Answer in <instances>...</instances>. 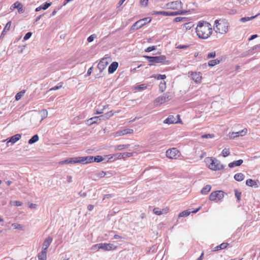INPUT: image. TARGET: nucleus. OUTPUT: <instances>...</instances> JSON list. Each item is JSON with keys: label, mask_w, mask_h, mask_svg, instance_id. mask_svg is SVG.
I'll list each match as a JSON object with an SVG mask.
<instances>
[{"label": "nucleus", "mask_w": 260, "mask_h": 260, "mask_svg": "<svg viewBox=\"0 0 260 260\" xmlns=\"http://www.w3.org/2000/svg\"><path fill=\"white\" fill-rule=\"evenodd\" d=\"M196 32L199 38L207 39L212 33V26L206 21H199L196 27Z\"/></svg>", "instance_id": "obj_1"}, {"label": "nucleus", "mask_w": 260, "mask_h": 260, "mask_svg": "<svg viewBox=\"0 0 260 260\" xmlns=\"http://www.w3.org/2000/svg\"><path fill=\"white\" fill-rule=\"evenodd\" d=\"M229 26L228 22L225 19L216 20L214 22V29L217 33L225 34Z\"/></svg>", "instance_id": "obj_2"}, {"label": "nucleus", "mask_w": 260, "mask_h": 260, "mask_svg": "<svg viewBox=\"0 0 260 260\" xmlns=\"http://www.w3.org/2000/svg\"><path fill=\"white\" fill-rule=\"evenodd\" d=\"M208 168L213 171H219L224 168L220 161L214 157H207L205 160Z\"/></svg>", "instance_id": "obj_3"}, {"label": "nucleus", "mask_w": 260, "mask_h": 260, "mask_svg": "<svg viewBox=\"0 0 260 260\" xmlns=\"http://www.w3.org/2000/svg\"><path fill=\"white\" fill-rule=\"evenodd\" d=\"M144 57L150 62L160 63L165 64H168L169 63V61L168 60H166V57L165 55L155 56H149L146 55Z\"/></svg>", "instance_id": "obj_4"}, {"label": "nucleus", "mask_w": 260, "mask_h": 260, "mask_svg": "<svg viewBox=\"0 0 260 260\" xmlns=\"http://www.w3.org/2000/svg\"><path fill=\"white\" fill-rule=\"evenodd\" d=\"M224 197V192L222 190H216L212 192L209 196V200L211 201H221Z\"/></svg>", "instance_id": "obj_5"}, {"label": "nucleus", "mask_w": 260, "mask_h": 260, "mask_svg": "<svg viewBox=\"0 0 260 260\" xmlns=\"http://www.w3.org/2000/svg\"><path fill=\"white\" fill-rule=\"evenodd\" d=\"M173 94L172 92H167L163 96H158L155 99L154 103L156 105L162 104L167 101H169L173 98Z\"/></svg>", "instance_id": "obj_6"}, {"label": "nucleus", "mask_w": 260, "mask_h": 260, "mask_svg": "<svg viewBox=\"0 0 260 260\" xmlns=\"http://www.w3.org/2000/svg\"><path fill=\"white\" fill-rule=\"evenodd\" d=\"M151 21V19L150 17H146L141 19L137 22H136L132 26V29H138L143 26L147 23H149Z\"/></svg>", "instance_id": "obj_7"}, {"label": "nucleus", "mask_w": 260, "mask_h": 260, "mask_svg": "<svg viewBox=\"0 0 260 260\" xmlns=\"http://www.w3.org/2000/svg\"><path fill=\"white\" fill-rule=\"evenodd\" d=\"M111 61V58L108 55H106L105 57L101 59L98 65V68L100 72H103Z\"/></svg>", "instance_id": "obj_8"}, {"label": "nucleus", "mask_w": 260, "mask_h": 260, "mask_svg": "<svg viewBox=\"0 0 260 260\" xmlns=\"http://www.w3.org/2000/svg\"><path fill=\"white\" fill-rule=\"evenodd\" d=\"M166 154L169 158L175 159L180 156V153L176 148H172L167 150Z\"/></svg>", "instance_id": "obj_9"}, {"label": "nucleus", "mask_w": 260, "mask_h": 260, "mask_svg": "<svg viewBox=\"0 0 260 260\" xmlns=\"http://www.w3.org/2000/svg\"><path fill=\"white\" fill-rule=\"evenodd\" d=\"M77 163H81L83 164L90 163L93 162V156H88L85 157H77Z\"/></svg>", "instance_id": "obj_10"}, {"label": "nucleus", "mask_w": 260, "mask_h": 260, "mask_svg": "<svg viewBox=\"0 0 260 260\" xmlns=\"http://www.w3.org/2000/svg\"><path fill=\"white\" fill-rule=\"evenodd\" d=\"M192 79L196 83H201L202 81V74L200 72H189Z\"/></svg>", "instance_id": "obj_11"}, {"label": "nucleus", "mask_w": 260, "mask_h": 260, "mask_svg": "<svg viewBox=\"0 0 260 260\" xmlns=\"http://www.w3.org/2000/svg\"><path fill=\"white\" fill-rule=\"evenodd\" d=\"M247 129L246 128H244L243 129L238 132H233L230 134L229 137L231 139H234L239 136H244L247 134Z\"/></svg>", "instance_id": "obj_12"}, {"label": "nucleus", "mask_w": 260, "mask_h": 260, "mask_svg": "<svg viewBox=\"0 0 260 260\" xmlns=\"http://www.w3.org/2000/svg\"><path fill=\"white\" fill-rule=\"evenodd\" d=\"M186 12V11H178L175 12L161 11L159 13L165 16H176L177 15H183Z\"/></svg>", "instance_id": "obj_13"}, {"label": "nucleus", "mask_w": 260, "mask_h": 260, "mask_svg": "<svg viewBox=\"0 0 260 260\" xmlns=\"http://www.w3.org/2000/svg\"><path fill=\"white\" fill-rule=\"evenodd\" d=\"M133 133H134L133 129L125 128V129L116 132L114 134V137H119V136H123V135H124L126 134H133Z\"/></svg>", "instance_id": "obj_14"}, {"label": "nucleus", "mask_w": 260, "mask_h": 260, "mask_svg": "<svg viewBox=\"0 0 260 260\" xmlns=\"http://www.w3.org/2000/svg\"><path fill=\"white\" fill-rule=\"evenodd\" d=\"M100 247L105 251H109L115 250L117 246L111 243H101Z\"/></svg>", "instance_id": "obj_15"}, {"label": "nucleus", "mask_w": 260, "mask_h": 260, "mask_svg": "<svg viewBox=\"0 0 260 260\" xmlns=\"http://www.w3.org/2000/svg\"><path fill=\"white\" fill-rule=\"evenodd\" d=\"M113 156H116L117 159L124 158L126 157H129L133 156V153L131 152H124L122 153H117L115 155H110L109 159H111L113 157Z\"/></svg>", "instance_id": "obj_16"}, {"label": "nucleus", "mask_w": 260, "mask_h": 260, "mask_svg": "<svg viewBox=\"0 0 260 260\" xmlns=\"http://www.w3.org/2000/svg\"><path fill=\"white\" fill-rule=\"evenodd\" d=\"M53 239L51 237H48L42 244V250L47 251V249L52 242Z\"/></svg>", "instance_id": "obj_17"}, {"label": "nucleus", "mask_w": 260, "mask_h": 260, "mask_svg": "<svg viewBox=\"0 0 260 260\" xmlns=\"http://www.w3.org/2000/svg\"><path fill=\"white\" fill-rule=\"evenodd\" d=\"M153 211L155 214L157 215H161L162 214L167 213L169 211V208L168 207H166L160 209L158 208H154Z\"/></svg>", "instance_id": "obj_18"}, {"label": "nucleus", "mask_w": 260, "mask_h": 260, "mask_svg": "<svg viewBox=\"0 0 260 260\" xmlns=\"http://www.w3.org/2000/svg\"><path fill=\"white\" fill-rule=\"evenodd\" d=\"M21 138V135L20 134H17L12 137H11L9 140L7 142V146H8V144L9 143H11L12 144H14L18 140H19Z\"/></svg>", "instance_id": "obj_19"}, {"label": "nucleus", "mask_w": 260, "mask_h": 260, "mask_svg": "<svg viewBox=\"0 0 260 260\" xmlns=\"http://www.w3.org/2000/svg\"><path fill=\"white\" fill-rule=\"evenodd\" d=\"M14 8L17 9L19 13H22L24 11L22 5L18 2H15L12 6H11V9L12 10Z\"/></svg>", "instance_id": "obj_20"}, {"label": "nucleus", "mask_w": 260, "mask_h": 260, "mask_svg": "<svg viewBox=\"0 0 260 260\" xmlns=\"http://www.w3.org/2000/svg\"><path fill=\"white\" fill-rule=\"evenodd\" d=\"M182 5L181 1H175L169 3L167 6L169 8L172 9H177L180 7Z\"/></svg>", "instance_id": "obj_21"}, {"label": "nucleus", "mask_w": 260, "mask_h": 260, "mask_svg": "<svg viewBox=\"0 0 260 260\" xmlns=\"http://www.w3.org/2000/svg\"><path fill=\"white\" fill-rule=\"evenodd\" d=\"M118 67V63L117 62H113L109 67L108 73L109 74L113 73L117 69Z\"/></svg>", "instance_id": "obj_22"}, {"label": "nucleus", "mask_w": 260, "mask_h": 260, "mask_svg": "<svg viewBox=\"0 0 260 260\" xmlns=\"http://www.w3.org/2000/svg\"><path fill=\"white\" fill-rule=\"evenodd\" d=\"M51 4H52V3L51 2L50 3L46 2L44 4H43V5H41L40 6L36 8L35 11L39 12L41 10H46L51 5Z\"/></svg>", "instance_id": "obj_23"}, {"label": "nucleus", "mask_w": 260, "mask_h": 260, "mask_svg": "<svg viewBox=\"0 0 260 260\" xmlns=\"http://www.w3.org/2000/svg\"><path fill=\"white\" fill-rule=\"evenodd\" d=\"M176 119L173 115H170L167 118H166L164 121V123L166 124H172L176 123Z\"/></svg>", "instance_id": "obj_24"}, {"label": "nucleus", "mask_w": 260, "mask_h": 260, "mask_svg": "<svg viewBox=\"0 0 260 260\" xmlns=\"http://www.w3.org/2000/svg\"><path fill=\"white\" fill-rule=\"evenodd\" d=\"M246 184L247 186H250V187H257L258 185L256 183V182L255 180H253L251 179H247L246 182Z\"/></svg>", "instance_id": "obj_25"}, {"label": "nucleus", "mask_w": 260, "mask_h": 260, "mask_svg": "<svg viewBox=\"0 0 260 260\" xmlns=\"http://www.w3.org/2000/svg\"><path fill=\"white\" fill-rule=\"evenodd\" d=\"M76 161H77V157H74V158H71L67 159L64 160L63 161H60L59 164H69V163L76 164V163H77V162H76Z\"/></svg>", "instance_id": "obj_26"}, {"label": "nucleus", "mask_w": 260, "mask_h": 260, "mask_svg": "<svg viewBox=\"0 0 260 260\" xmlns=\"http://www.w3.org/2000/svg\"><path fill=\"white\" fill-rule=\"evenodd\" d=\"M47 251L42 250L41 252L38 253V257L39 260H47Z\"/></svg>", "instance_id": "obj_27"}, {"label": "nucleus", "mask_w": 260, "mask_h": 260, "mask_svg": "<svg viewBox=\"0 0 260 260\" xmlns=\"http://www.w3.org/2000/svg\"><path fill=\"white\" fill-rule=\"evenodd\" d=\"M100 116H96L90 118L87 120V124L90 125L93 123H97L98 121L100 119Z\"/></svg>", "instance_id": "obj_28"}, {"label": "nucleus", "mask_w": 260, "mask_h": 260, "mask_svg": "<svg viewBox=\"0 0 260 260\" xmlns=\"http://www.w3.org/2000/svg\"><path fill=\"white\" fill-rule=\"evenodd\" d=\"M229 244L228 243H222L221 244L215 247L213 249V251H218L221 249H224L227 247Z\"/></svg>", "instance_id": "obj_29"}, {"label": "nucleus", "mask_w": 260, "mask_h": 260, "mask_svg": "<svg viewBox=\"0 0 260 260\" xmlns=\"http://www.w3.org/2000/svg\"><path fill=\"white\" fill-rule=\"evenodd\" d=\"M243 161L242 159H239L238 160L230 163L229 164V167L230 168H233L235 166H239L243 163Z\"/></svg>", "instance_id": "obj_30"}, {"label": "nucleus", "mask_w": 260, "mask_h": 260, "mask_svg": "<svg viewBox=\"0 0 260 260\" xmlns=\"http://www.w3.org/2000/svg\"><path fill=\"white\" fill-rule=\"evenodd\" d=\"M211 186L210 185H206L201 190V193L202 194H207L211 190Z\"/></svg>", "instance_id": "obj_31"}, {"label": "nucleus", "mask_w": 260, "mask_h": 260, "mask_svg": "<svg viewBox=\"0 0 260 260\" xmlns=\"http://www.w3.org/2000/svg\"><path fill=\"white\" fill-rule=\"evenodd\" d=\"M129 146V144H122L114 146L115 150H122L124 149H126L128 148Z\"/></svg>", "instance_id": "obj_32"}, {"label": "nucleus", "mask_w": 260, "mask_h": 260, "mask_svg": "<svg viewBox=\"0 0 260 260\" xmlns=\"http://www.w3.org/2000/svg\"><path fill=\"white\" fill-rule=\"evenodd\" d=\"M234 179L237 181H241L244 179V175L242 173H237L234 175Z\"/></svg>", "instance_id": "obj_33"}, {"label": "nucleus", "mask_w": 260, "mask_h": 260, "mask_svg": "<svg viewBox=\"0 0 260 260\" xmlns=\"http://www.w3.org/2000/svg\"><path fill=\"white\" fill-rule=\"evenodd\" d=\"M39 115H40V117H41V121H42L44 119H45V118H46L47 117L48 112H47V110L43 109L40 112Z\"/></svg>", "instance_id": "obj_34"}, {"label": "nucleus", "mask_w": 260, "mask_h": 260, "mask_svg": "<svg viewBox=\"0 0 260 260\" xmlns=\"http://www.w3.org/2000/svg\"><path fill=\"white\" fill-rule=\"evenodd\" d=\"M11 25V21H9L7 23V24H6V25L4 28V30L2 32V33L1 36L4 35L6 32H7L8 31H9L10 30Z\"/></svg>", "instance_id": "obj_35"}, {"label": "nucleus", "mask_w": 260, "mask_h": 260, "mask_svg": "<svg viewBox=\"0 0 260 260\" xmlns=\"http://www.w3.org/2000/svg\"><path fill=\"white\" fill-rule=\"evenodd\" d=\"M38 140H39L38 135H35L28 140V143L29 144H32L35 142H37Z\"/></svg>", "instance_id": "obj_36"}, {"label": "nucleus", "mask_w": 260, "mask_h": 260, "mask_svg": "<svg viewBox=\"0 0 260 260\" xmlns=\"http://www.w3.org/2000/svg\"><path fill=\"white\" fill-rule=\"evenodd\" d=\"M257 16V15H255L254 16H251V17H242L240 19V22H243V23H244L246 21H249V20H252L254 18H255Z\"/></svg>", "instance_id": "obj_37"}, {"label": "nucleus", "mask_w": 260, "mask_h": 260, "mask_svg": "<svg viewBox=\"0 0 260 260\" xmlns=\"http://www.w3.org/2000/svg\"><path fill=\"white\" fill-rule=\"evenodd\" d=\"M166 88V83L165 81H161L159 85V90L161 92L165 91Z\"/></svg>", "instance_id": "obj_38"}, {"label": "nucleus", "mask_w": 260, "mask_h": 260, "mask_svg": "<svg viewBox=\"0 0 260 260\" xmlns=\"http://www.w3.org/2000/svg\"><path fill=\"white\" fill-rule=\"evenodd\" d=\"M114 115V113L112 111H111L109 112L105 113L104 115L101 116V118L103 119H109L110 117H112Z\"/></svg>", "instance_id": "obj_39"}, {"label": "nucleus", "mask_w": 260, "mask_h": 260, "mask_svg": "<svg viewBox=\"0 0 260 260\" xmlns=\"http://www.w3.org/2000/svg\"><path fill=\"white\" fill-rule=\"evenodd\" d=\"M190 213V211L189 210H184L179 213L178 217H183L188 216Z\"/></svg>", "instance_id": "obj_40"}, {"label": "nucleus", "mask_w": 260, "mask_h": 260, "mask_svg": "<svg viewBox=\"0 0 260 260\" xmlns=\"http://www.w3.org/2000/svg\"><path fill=\"white\" fill-rule=\"evenodd\" d=\"M220 60L216 59L214 60H211L208 62V65L210 67H213L218 63H219Z\"/></svg>", "instance_id": "obj_41"}, {"label": "nucleus", "mask_w": 260, "mask_h": 260, "mask_svg": "<svg viewBox=\"0 0 260 260\" xmlns=\"http://www.w3.org/2000/svg\"><path fill=\"white\" fill-rule=\"evenodd\" d=\"M100 246H101V243L93 245L91 247V250L93 252H96V251H98L100 249H101V247H100Z\"/></svg>", "instance_id": "obj_42"}, {"label": "nucleus", "mask_w": 260, "mask_h": 260, "mask_svg": "<svg viewBox=\"0 0 260 260\" xmlns=\"http://www.w3.org/2000/svg\"><path fill=\"white\" fill-rule=\"evenodd\" d=\"M25 90H24L18 92L15 95V100L16 101L19 100L22 98V96H23Z\"/></svg>", "instance_id": "obj_43"}, {"label": "nucleus", "mask_w": 260, "mask_h": 260, "mask_svg": "<svg viewBox=\"0 0 260 260\" xmlns=\"http://www.w3.org/2000/svg\"><path fill=\"white\" fill-rule=\"evenodd\" d=\"M12 226L15 229H18L20 230H23V226L22 224L14 223L12 224Z\"/></svg>", "instance_id": "obj_44"}, {"label": "nucleus", "mask_w": 260, "mask_h": 260, "mask_svg": "<svg viewBox=\"0 0 260 260\" xmlns=\"http://www.w3.org/2000/svg\"><path fill=\"white\" fill-rule=\"evenodd\" d=\"M152 77H154L157 80L162 79L164 80L166 78V76L165 75H160V74H157V75H154L152 76Z\"/></svg>", "instance_id": "obj_45"}, {"label": "nucleus", "mask_w": 260, "mask_h": 260, "mask_svg": "<svg viewBox=\"0 0 260 260\" xmlns=\"http://www.w3.org/2000/svg\"><path fill=\"white\" fill-rule=\"evenodd\" d=\"M108 174H111L109 172H106L104 171H101L97 173V176L100 178H103Z\"/></svg>", "instance_id": "obj_46"}, {"label": "nucleus", "mask_w": 260, "mask_h": 260, "mask_svg": "<svg viewBox=\"0 0 260 260\" xmlns=\"http://www.w3.org/2000/svg\"><path fill=\"white\" fill-rule=\"evenodd\" d=\"M104 160L103 157L101 155H97L96 156H93V161L100 162Z\"/></svg>", "instance_id": "obj_47"}, {"label": "nucleus", "mask_w": 260, "mask_h": 260, "mask_svg": "<svg viewBox=\"0 0 260 260\" xmlns=\"http://www.w3.org/2000/svg\"><path fill=\"white\" fill-rule=\"evenodd\" d=\"M230 154L229 149L224 148L222 151V154L223 157H226L229 156Z\"/></svg>", "instance_id": "obj_48"}, {"label": "nucleus", "mask_w": 260, "mask_h": 260, "mask_svg": "<svg viewBox=\"0 0 260 260\" xmlns=\"http://www.w3.org/2000/svg\"><path fill=\"white\" fill-rule=\"evenodd\" d=\"M136 88L140 90H144L147 88V85L145 84H142L137 86Z\"/></svg>", "instance_id": "obj_49"}, {"label": "nucleus", "mask_w": 260, "mask_h": 260, "mask_svg": "<svg viewBox=\"0 0 260 260\" xmlns=\"http://www.w3.org/2000/svg\"><path fill=\"white\" fill-rule=\"evenodd\" d=\"M235 194L238 201L240 200L241 192L238 191L237 189H235Z\"/></svg>", "instance_id": "obj_50"}, {"label": "nucleus", "mask_w": 260, "mask_h": 260, "mask_svg": "<svg viewBox=\"0 0 260 260\" xmlns=\"http://www.w3.org/2000/svg\"><path fill=\"white\" fill-rule=\"evenodd\" d=\"M202 138L205 139H211L214 137V135L213 134H205L201 136Z\"/></svg>", "instance_id": "obj_51"}, {"label": "nucleus", "mask_w": 260, "mask_h": 260, "mask_svg": "<svg viewBox=\"0 0 260 260\" xmlns=\"http://www.w3.org/2000/svg\"><path fill=\"white\" fill-rule=\"evenodd\" d=\"M148 0H140V4L143 7H146L148 5Z\"/></svg>", "instance_id": "obj_52"}, {"label": "nucleus", "mask_w": 260, "mask_h": 260, "mask_svg": "<svg viewBox=\"0 0 260 260\" xmlns=\"http://www.w3.org/2000/svg\"><path fill=\"white\" fill-rule=\"evenodd\" d=\"M32 35V33L31 32H27L25 35L24 36V38H23V40L24 41H26L28 39H29L31 36Z\"/></svg>", "instance_id": "obj_53"}, {"label": "nucleus", "mask_w": 260, "mask_h": 260, "mask_svg": "<svg viewBox=\"0 0 260 260\" xmlns=\"http://www.w3.org/2000/svg\"><path fill=\"white\" fill-rule=\"evenodd\" d=\"M216 53L215 52H211L208 54L207 58H212L215 57Z\"/></svg>", "instance_id": "obj_54"}, {"label": "nucleus", "mask_w": 260, "mask_h": 260, "mask_svg": "<svg viewBox=\"0 0 260 260\" xmlns=\"http://www.w3.org/2000/svg\"><path fill=\"white\" fill-rule=\"evenodd\" d=\"M155 49V46H150V47H148V48H147L145 51L147 52H151Z\"/></svg>", "instance_id": "obj_55"}, {"label": "nucleus", "mask_w": 260, "mask_h": 260, "mask_svg": "<svg viewBox=\"0 0 260 260\" xmlns=\"http://www.w3.org/2000/svg\"><path fill=\"white\" fill-rule=\"evenodd\" d=\"M95 38V35H92L90 36L89 37H88V38H87V41L88 42H91L93 41V40Z\"/></svg>", "instance_id": "obj_56"}, {"label": "nucleus", "mask_w": 260, "mask_h": 260, "mask_svg": "<svg viewBox=\"0 0 260 260\" xmlns=\"http://www.w3.org/2000/svg\"><path fill=\"white\" fill-rule=\"evenodd\" d=\"M62 87V85H57V86H55L53 87H52L51 88H50V90H58L60 88H61Z\"/></svg>", "instance_id": "obj_57"}, {"label": "nucleus", "mask_w": 260, "mask_h": 260, "mask_svg": "<svg viewBox=\"0 0 260 260\" xmlns=\"http://www.w3.org/2000/svg\"><path fill=\"white\" fill-rule=\"evenodd\" d=\"M189 47V45H178L176 47L177 48H178V49H186L188 47Z\"/></svg>", "instance_id": "obj_58"}, {"label": "nucleus", "mask_w": 260, "mask_h": 260, "mask_svg": "<svg viewBox=\"0 0 260 260\" xmlns=\"http://www.w3.org/2000/svg\"><path fill=\"white\" fill-rule=\"evenodd\" d=\"M13 205L16 206H21L22 205V203L20 201H14Z\"/></svg>", "instance_id": "obj_59"}, {"label": "nucleus", "mask_w": 260, "mask_h": 260, "mask_svg": "<svg viewBox=\"0 0 260 260\" xmlns=\"http://www.w3.org/2000/svg\"><path fill=\"white\" fill-rule=\"evenodd\" d=\"M183 19V18L180 17H177L174 18V21L175 22H180Z\"/></svg>", "instance_id": "obj_60"}, {"label": "nucleus", "mask_w": 260, "mask_h": 260, "mask_svg": "<svg viewBox=\"0 0 260 260\" xmlns=\"http://www.w3.org/2000/svg\"><path fill=\"white\" fill-rule=\"evenodd\" d=\"M67 182L68 183H71L72 182V181H73L72 177L71 176L68 175L67 176Z\"/></svg>", "instance_id": "obj_61"}, {"label": "nucleus", "mask_w": 260, "mask_h": 260, "mask_svg": "<svg viewBox=\"0 0 260 260\" xmlns=\"http://www.w3.org/2000/svg\"><path fill=\"white\" fill-rule=\"evenodd\" d=\"M103 111L104 110L102 109H98L97 110H96L95 114H101L103 113Z\"/></svg>", "instance_id": "obj_62"}, {"label": "nucleus", "mask_w": 260, "mask_h": 260, "mask_svg": "<svg viewBox=\"0 0 260 260\" xmlns=\"http://www.w3.org/2000/svg\"><path fill=\"white\" fill-rule=\"evenodd\" d=\"M257 37V35H253L248 39V40L249 41H251V40L256 38Z\"/></svg>", "instance_id": "obj_63"}, {"label": "nucleus", "mask_w": 260, "mask_h": 260, "mask_svg": "<svg viewBox=\"0 0 260 260\" xmlns=\"http://www.w3.org/2000/svg\"><path fill=\"white\" fill-rule=\"evenodd\" d=\"M37 206V205L36 204H33V203H30L28 205V207L30 208H36Z\"/></svg>", "instance_id": "obj_64"}]
</instances>
